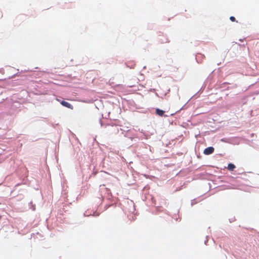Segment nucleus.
Segmentation results:
<instances>
[{"instance_id":"nucleus-2","label":"nucleus","mask_w":259,"mask_h":259,"mask_svg":"<svg viewBox=\"0 0 259 259\" xmlns=\"http://www.w3.org/2000/svg\"><path fill=\"white\" fill-rule=\"evenodd\" d=\"M214 149L212 147H209L205 148L204 150V154L205 155H209L212 154L214 152Z\"/></svg>"},{"instance_id":"nucleus-5","label":"nucleus","mask_w":259,"mask_h":259,"mask_svg":"<svg viewBox=\"0 0 259 259\" xmlns=\"http://www.w3.org/2000/svg\"><path fill=\"white\" fill-rule=\"evenodd\" d=\"M235 168V165L232 163H229L228 165V169L229 170L233 171Z\"/></svg>"},{"instance_id":"nucleus-6","label":"nucleus","mask_w":259,"mask_h":259,"mask_svg":"<svg viewBox=\"0 0 259 259\" xmlns=\"http://www.w3.org/2000/svg\"><path fill=\"white\" fill-rule=\"evenodd\" d=\"M230 20L231 21H232V22H235V21H236V19H235V18L234 17H233V16H231V17H230Z\"/></svg>"},{"instance_id":"nucleus-3","label":"nucleus","mask_w":259,"mask_h":259,"mask_svg":"<svg viewBox=\"0 0 259 259\" xmlns=\"http://www.w3.org/2000/svg\"><path fill=\"white\" fill-rule=\"evenodd\" d=\"M60 103L62 105H63V106L66 107L68 108H69L71 109H73V106L67 102H66L64 101H62Z\"/></svg>"},{"instance_id":"nucleus-4","label":"nucleus","mask_w":259,"mask_h":259,"mask_svg":"<svg viewBox=\"0 0 259 259\" xmlns=\"http://www.w3.org/2000/svg\"><path fill=\"white\" fill-rule=\"evenodd\" d=\"M156 113L159 116H162L164 114V111L159 109H156Z\"/></svg>"},{"instance_id":"nucleus-1","label":"nucleus","mask_w":259,"mask_h":259,"mask_svg":"<svg viewBox=\"0 0 259 259\" xmlns=\"http://www.w3.org/2000/svg\"><path fill=\"white\" fill-rule=\"evenodd\" d=\"M158 41L159 44H163L169 42V40L166 36L164 35H159L158 38Z\"/></svg>"}]
</instances>
